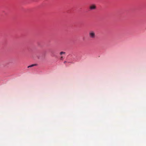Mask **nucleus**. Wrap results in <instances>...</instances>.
<instances>
[{
  "mask_svg": "<svg viewBox=\"0 0 146 146\" xmlns=\"http://www.w3.org/2000/svg\"><path fill=\"white\" fill-rule=\"evenodd\" d=\"M66 54V52H64L62 51V52H60V54Z\"/></svg>",
  "mask_w": 146,
  "mask_h": 146,
  "instance_id": "nucleus-5",
  "label": "nucleus"
},
{
  "mask_svg": "<svg viewBox=\"0 0 146 146\" xmlns=\"http://www.w3.org/2000/svg\"><path fill=\"white\" fill-rule=\"evenodd\" d=\"M96 8V6L95 5L93 4L90 6V9L91 10H95Z\"/></svg>",
  "mask_w": 146,
  "mask_h": 146,
  "instance_id": "nucleus-2",
  "label": "nucleus"
},
{
  "mask_svg": "<svg viewBox=\"0 0 146 146\" xmlns=\"http://www.w3.org/2000/svg\"><path fill=\"white\" fill-rule=\"evenodd\" d=\"M36 65V64H32V65H31L29 66H28V68L31 67H33V66H35Z\"/></svg>",
  "mask_w": 146,
  "mask_h": 146,
  "instance_id": "nucleus-4",
  "label": "nucleus"
},
{
  "mask_svg": "<svg viewBox=\"0 0 146 146\" xmlns=\"http://www.w3.org/2000/svg\"><path fill=\"white\" fill-rule=\"evenodd\" d=\"M62 58H63V57L62 56H61V57H60V60H62Z\"/></svg>",
  "mask_w": 146,
  "mask_h": 146,
  "instance_id": "nucleus-6",
  "label": "nucleus"
},
{
  "mask_svg": "<svg viewBox=\"0 0 146 146\" xmlns=\"http://www.w3.org/2000/svg\"><path fill=\"white\" fill-rule=\"evenodd\" d=\"M37 57L40 60H43L44 59V57L43 55H37Z\"/></svg>",
  "mask_w": 146,
  "mask_h": 146,
  "instance_id": "nucleus-3",
  "label": "nucleus"
},
{
  "mask_svg": "<svg viewBox=\"0 0 146 146\" xmlns=\"http://www.w3.org/2000/svg\"><path fill=\"white\" fill-rule=\"evenodd\" d=\"M89 37L91 38H95L96 37V35L95 32L92 31H90L89 33Z\"/></svg>",
  "mask_w": 146,
  "mask_h": 146,
  "instance_id": "nucleus-1",
  "label": "nucleus"
}]
</instances>
